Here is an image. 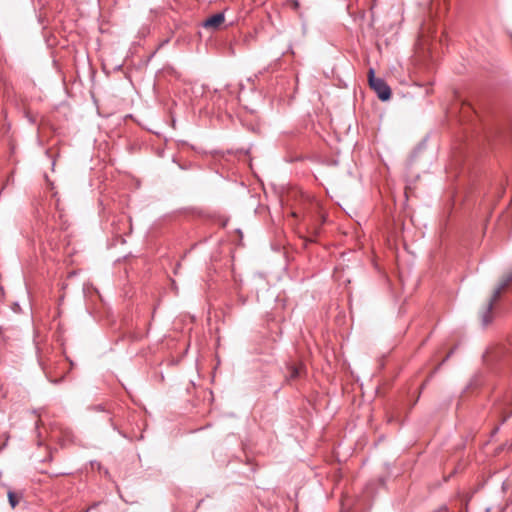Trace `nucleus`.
I'll return each instance as SVG.
<instances>
[{
    "label": "nucleus",
    "mask_w": 512,
    "mask_h": 512,
    "mask_svg": "<svg viewBox=\"0 0 512 512\" xmlns=\"http://www.w3.org/2000/svg\"><path fill=\"white\" fill-rule=\"evenodd\" d=\"M454 350H451L447 356L445 357V359L443 360V362H445L452 354H453Z\"/></svg>",
    "instance_id": "obj_7"
},
{
    "label": "nucleus",
    "mask_w": 512,
    "mask_h": 512,
    "mask_svg": "<svg viewBox=\"0 0 512 512\" xmlns=\"http://www.w3.org/2000/svg\"><path fill=\"white\" fill-rule=\"evenodd\" d=\"M225 21V15L223 12L216 13L208 17L202 24L205 29L217 30L221 24Z\"/></svg>",
    "instance_id": "obj_3"
},
{
    "label": "nucleus",
    "mask_w": 512,
    "mask_h": 512,
    "mask_svg": "<svg viewBox=\"0 0 512 512\" xmlns=\"http://www.w3.org/2000/svg\"><path fill=\"white\" fill-rule=\"evenodd\" d=\"M499 430V426H497L494 430V432L496 433L497 431Z\"/></svg>",
    "instance_id": "obj_8"
},
{
    "label": "nucleus",
    "mask_w": 512,
    "mask_h": 512,
    "mask_svg": "<svg viewBox=\"0 0 512 512\" xmlns=\"http://www.w3.org/2000/svg\"><path fill=\"white\" fill-rule=\"evenodd\" d=\"M512 282V270L506 275L500 285L495 289L491 299L487 303L485 311L481 315L482 324L484 326L488 325L492 321L491 311L493 309L494 303L500 297L501 292Z\"/></svg>",
    "instance_id": "obj_1"
},
{
    "label": "nucleus",
    "mask_w": 512,
    "mask_h": 512,
    "mask_svg": "<svg viewBox=\"0 0 512 512\" xmlns=\"http://www.w3.org/2000/svg\"><path fill=\"white\" fill-rule=\"evenodd\" d=\"M8 500L12 508H15L16 505L19 503L18 496L11 491L8 492Z\"/></svg>",
    "instance_id": "obj_6"
},
{
    "label": "nucleus",
    "mask_w": 512,
    "mask_h": 512,
    "mask_svg": "<svg viewBox=\"0 0 512 512\" xmlns=\"http://www.w3.org/2000/svg\"><path fill=\"white\" fill-rule=\"evenodd\" d=\"M368 81L371 89L375 91L380 100L387 101L390 99L391 89L389 85L382 78H377L372 68L368 72Z\"/></svg>",
    "instance_id": "obj_2"
},
{
    "label": "nucleus",
    "mask_w": 512,
    "mask_h": 512,
    "mask_svg": "<svg viewBox=\"0 0 512 512\" xmlns=\"http://www.w3.org/2000/svg\"><path fill=\"white\" fill-rule=\"evenodd\" d=\"M508 405V403L503 402L498 407V413L501 415V422L500 424H503L507 421L508 418L512 416V410L509 413H505V407Z\"/></svg>",
    "instance_id": "obj_5"
},
{
    "label": "nucleus",
    "mask_w": 512,
    "mask_h": 512,
    "mask_svg": "<svg viewBox=\"0 0 512 512\" xmlns=\"http://www.w3.org/2000/svg\"><path fill=\"white\" fill-rule=\"evenodd\" d=\"M288 369H289V375L286 378L287 381H292V380L299 378L302 375L303 371H305V367L302 364H300L298 366L289 365Z\"/></svg>",
    "instance_id": "obj_4"
}]
</instances>
